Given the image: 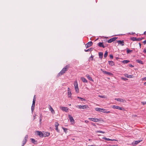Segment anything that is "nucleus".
Here are the masks:
<instances>
[{
  "instance_id": "obj_22",
  "label": "nucleus",
  "mask_w": 146,
  "mask_h": 146,
  "mask_svg": "<svg viewBox=\"0 0 146 146\" xmlns=\"http://www.w3.org/2000/svg\"><path fill=\"white\" fill-rule=\"evenodd\" d=\"M50 110L51 112L53 114H54L55 113V111H54L52 107L50 106Z\"/></svg>"
},
{
  "instance_id": "obj_57",
  "label": "nucleus",
  "mask_w": 146,
  "mask_h": 146,
  "mask_svg": "<svg viewBox=\"0 0 146 146\" xmlns=\"http://www.w3.org/2000/svg\"><path fill=\"white\" fill-rule=\"evenodd\" d=\"M85 122L86 123H87L89 122V121L88 120H86L85 121Z\"/></svg>"
},
{
  "instance_id": "obj_6",
  "label": "nucleus",
  "mask_w": 146,
  "mask_h": 146,
  "mask_svg": "<svg viewBox=\"0 0 146 146\" xmlns=\"http://www.w3.org/2000/svg\"><path fill=\"white\" fill-rule=\"evenodd\" d=\"M118 38L117 37H114L110 39L108 41V42L109 43H111L113 41H115L116 39Z\"/></svg>"
},
{
  "instance_id": "obj_49",
  "label": "nucleus",
  "mask_w": 146,
  "mask_h": 146,
  "mask_svg": "<svg viewBox=\"0 0 146 146\" xmlns=\"http://www.w3.org/2000/svg\"><path fill=\"white\" fill-rule=\"evenodd\" d=\"M141 103L143 105H145L146 104V102H142Z\"/></svg>"
},
{
  "instance_id": "obj_53",
  "label": "nucleus",
  "mask_w": 146,
  "mask_h": 146,
  "mask_svg": "<svg viewBox=\"0 0 146 146\" xmlns=\"http://www.w3.org/2000/svg\"><path fill=\"white\" fill-rule=\"evenodd\" d=\"M143 52H144V53L146 54V49H144L143 50Z\"/></svg>"
},
{
  "instance_id": "obj_2",
  "label": "nucleus",
  "mask_w": 146,
  "mask_h": 146,
  "mask_svg": "<svg viewBox=\"0 0 146 146\" xmlns=\"http://www.w3.org/2000/svg\"><path fill=\"white\" fill-rule=\"evenodd\" d=\"M74 86L75 90L77 93H78L79 92V90L78 88V84L77 81H75L74 82Z\"/></svg>"
},
{
  "instance_id": "obj_17",
  "label": "nucleus",
  "mask_w": 146,
  "mask_h": 146,
  "mask_svg": "<svg viewBox=\"0 0 146 146\" xmlns=\"http://www.w3.org/2000/svg\"><path fill=\"white\" fill-rule=\"evenodd\" d=\"M99 57L101 59L103 57V53L102 52H100L98 53Z\"/></svg>"
},
{
  "instance_id": "obj_15",
  "label": "nucleus",
  "mask_w": 146,
  "mask_h": 146,
  "mask_svg": "<svg viewBox=\"0 0 146 146\" xmlns=\"http://www.w3.org/2000/svg\"><path fill=\"white\" fill-rule=\"evenodd\" d=\"M59 124L57 122H55V127H56V130L58 132H59V130L58 129V126Z\"/></svg>"
},
{
  "instance_id": "obj_12",
  "label": "nucleus",
  "mask_w": 146,
  "mask_h": 146,
  "mask_svg": "<svg viewBox=\"0 0 146 146\" xmlns=\"http://www.w3.org/2000/svg\"><path fill=\"white\" fill-rule=\"evenodd\" d=\"M117 42L119 44H120L122 46H124V42L123 40H122V41L119 40H117Z\"/></svg>"
},
{
  "instance_id": "obj_40",
  "label": "nucleus",
  "mask_w": 146,
  "mask_h": 146,
  "mask_svg": "<svg viewBox=\"0 0 146 146\" xmlns=\"http://www.w3.org/2000/svg\"><path fill=\"white\" fill-rule=\"evenodd\" d=\"M42 120V115L41 114L40 115V124L41 123V121Z\"/></svg>"
},
{
  "instance_id": "obj_51",
  "label": "nucleus",
  "mask_w": 146,
  "mask_h": 146,
  "mask_svg": "<svg viewBox=\"0 0 146 146\" xmlns=\"http://www.w3.org/2000/svg\"><path fill=\"white\" fill-rule=\"evenodd\" d=\"M91 124L93 125V126H96V125L94 123H91Z\"/></svg>"
},
{
  "instance_id": "obj_20",
  "label": "nucleus",
  "mask_w": 146,
  "mask_h": 146,
  "mask_svg": "<svg viewBox=\"0 0 146 146\" xmlns=\"http://www.w3.org/2000/svg\"><path fill=\"white\" fill-rule=\"evenodd\" d=\"M89 108V107L87 105L82 106V109H87Z\"/></svg>"
},
{
  "instance_id": "obj_16",
  "label": "nucleus",
  "mask_w": 146,
  "mask_h": 146,
  "mask_svg": "<svg viewBox=\"0 0 146 146\" xmlns=\"http://www.w3.org/2000/svg\"><path fill=\"white\" fill-rule=\"evenodd\" d=\"M50 135V133L48 132H44L43 133L44 137H48Z\"/></svg>"
},
{
  "instance_id": "obj_60",
  "label": "nucleus",
  "mask_w": 146,
  "mask_h": 146,
  "mask_svg": "<svg viewBox=\"0 0 146 146\" xmlns=\"http://www.w3.org/2000/svg\"><path fill=\"white\" fill-rule=\"evenodd\" d=\"M35 106H32L31 109L34 108H35Z\"/></svg>"
},
{
  "instance_id": "obj_36",
  "label": "nucleus",
  "mask_w": 146,
  "mask_h": 146,
  "mask_svg": "<svg viewBox=\"0 0 146 146\" xmlns=\"http://www.w3.org/2000/svg\"><path fill=\"white\" fill-rule=\"evenodd\" d=\"M76 107L78 108L79 109H82V106L81 105H78L76 106Z\"/></svg>"
},
{
  "instance_id": "obj_9",
  "label": "nucleus",
  "mask_w": 146,
  "mask_h": 146,
  "mask_svg": "<svg viewBox=\"0 0 146 146\" xmlns=\"http://www.w3.org/2000/svg\"><path fill=\"white\" fill-rule=\"evenodd\" d=\"M37 135L39 136L40 137H44L43 133L41 131H37Z\"/></svg>"
},
{
  "instance_id": "obj_62",
  "label": "nucleus",
  "mask_w": 146,
  "mask_h": 146,
  "mask_svg": "<svg viewBox=\"0 0 146 146\" xmlns=\"http://www.w3.org/2000/svg\"><path fill=\"white\" fill-rule=\"evenodd\" d=\"M143 34L145 35L146 36V31L144 32Z\"/></svg>"
},
{
  "instance_id": "obj_31",
  "label": "nucleus",
  "mask_w": 146,
  "mask_h": 146,
  "mask_svg": "<svg viewBox=\"0 0 146 146\" xmlns=\"http://www.w3.org/2000/svg\"><path fill=\"white\" fill-rule=\"evenodd\" d=\"M62 129H63L64 132L66 133L67 131L68 130V129L67 128H64V127H62Z\"/></svg>"
},
{
  "instance_id": "obj_35",
  "label": "nucleus",
  "mask_w": 146,
  "mask_h": 146,
  "mask_svg": "<svg viewBox=\"0 0 146 146\" xmlns=\"http://www.w3.org/2000/svg\"><path fill=\"white\" fill-rule=\"evenodd\" d=\"M132 51H133V50H131L128 49V48L127 49V53H130V52H132Z\"/></svg>"
},
{
  "instance_id": "obj_44",
  "label": "nucleus",
  "mask_w": 146,
  "mask_h": 146,
  "mask_svg": "<svg viewBox=\"0 0 146 146\" xmlns=\"http://www.w3.org/2000/svg\"><path fill=\"white\" fill-rule=\"evenodd\" d=\"M121 79L123 80L126 81V80H128V79L127 78H121Z\"/></svg>"
},
{
  "instance_id": "obj_4",
  "label": "nucleus",
  "mask_w": 146,
  "mask_h": 146,
  "mask_svg": "<svg viewBox=\"0 0 146 146\" xmlns=\"http://www.w3.org/2000/svg\"><path fill=\"white\" fill-rule=\"evenodd\" d=\"M100 47H102L104 48H105L106 46H108V45L105 44L104 45L103 44V42H100L97 44Z\"/></svg>"
},
{
  "instance_id": "obj_56",
  "label": "nucleus",
  "mask_w": 146,
  "mask_h": 146,
  "mask_svg": "<svg viewBox=\"0 0 146 146\" xmlns=\"http://www.w3.org/2000/svg\"><path fill=\"white\" fill-rule=\"evenodd\" d=\"M111 112L110 111H107V110H106V113H110Z\"/></svg>"
},
{
  "instance_id": "obj_34",
  "label": "nucleus",
  "mask_w": 146,
  "mask_h": 146,
  "mask_svg": "<svg viewBox=\"0 0 146 146\" xmlns=\"http://www.w3.org/2000/svg\"><path fill=\"white\" fill-rule=\"evenodd\" d=\"M141 141H141L137 140V141H135V143H134V144L135 145H136L137 144H138Z\"/></svg>"
},
{
  "instance_id": "obj_14",
  "label": "nucleus",
  "mask_w": 146,
  "mask_h": 146,
  "mask_svg": "<svg viewBox=\"0 0 146 146\" xmlns=\"http://www.w3.org/2000/svg\"><path fill=\"white\" fill-rule=\"evenodd\" d=\"M68 117L71 122L74 123V120L71 115H68Z\"/></svg>"
},
{
  "instance_id": "obj_63",
  "label": "nucleus",
  "mask_w": 146,
  "mask_h": 146,
  "mask_svg": "<svg viewBox=\"0 0 146 146\" xmlns=\"http://www.w3.org/2000/svg\"><path fill=\"white\" fill-rule=\"evenodd\" d=\"M110 146H117L115 145H111Z\"/></svg>"
},
{
  "instance_id": "obj_45",
  "label": "nucleus",
  "mask_w": 146,
  "mask_h": 146,
  "mask_svg": "<svg viewBox=\"0 0 146 146\" xmlns=\"http://www.w3.org/2000/svg\"><path fill=\"white\" fill-rule=\"evenodd\" d=\"M99 97L100 98H105V96H104L99 95Z\"/></svg>"
},
{
  "instance_id": "obj_11",
  "label": "nucleus",
  "mask_w": 146,
  "mask_h": 146,
  "mask_svg": "<svg viewBox=\"0 0 146 146\" xmlns=\"http://www.w3.org/2000/svg\"><path fill=\"white\" fill-rule=\"evenodd\" d=\"M60 108L62 110L66 112H67L68 110V108L67 107H60Z\"/></svg>"
},
{
  "instance_id": "obj_28",
  "label": "nucleus",
  "mask_w": 146,
  "mask_h": 146,
  "mask_svg": "<svg viewBox=\"0 0 146 146\" xmlns=\"http://www.w3.org/2000/svg\"><path fill=\"white\" fill-rule=\"evenodd\" d=\"M129 61L127 60H124L122 61V62L124 64H127L129 62Z\"/></svg>"
},
{
  "instance_id": "obj_27",
  "label": "nucleus",
  "mask_w": 146,
  "mask_h": 146,
  "mask_svg": "<svg viewBox=\"0 0 146 146\" xmlns=\"http://www.w3.org/2000/svg\"><path fill=\"white\" fill-rule=\"evenodd\" d=\"M28 139V135H25L23 140L25 141V142H27V140Z\"/></svg>"
},
{
  "instance_id": "obj_48",
  "label": "nucleus",
  "mask_w": 146,
  "mask_h": 146,
  "mask_svg": "<svg viewBox=\"0 0 146 146\" xmlns=\"http://www.w3.org/2000/svg\"><path fill=\"white\" fill-rule=\"evenodd\" d=\"M129 66L130 67H134V66L133 65H132V64H129Z\"/></svg>"
},
{
  "instance_id": "obj_41",
  "label": "nucleus",
  "mask_w": 146,
  "mask_h": 146,
  "mask_svg": "<svg viewBox=\"0 0 146 146\" xmlns=\"http://www.w3.org/2000/svg\"><path fill=\"white\" fill-rule=\"evenodd\" d=\"M93 56H92V55L89 58V60H90V59H91V60H93ZM89 61H90V60H89Z\"/></svg>"
},
{
  "instance_id": "obj_1",
  "label": "nucleus",
  "mask_w": 146,
  "mask_h": 146,
  "mask_svg": "<svg viewBox=\"0 0 146 146\" xmlns=\"http://www.w3.org/2000/svg\"><path fill=\"white\" fill-rule=\"evenodd\" d=\"M70 66L69 65H68L66 66L58 74L57 77H58L59 76H61L63 75L65 73L66 71H67L70 68Z\"/></svg>"
},
{
  "instance_id": "obj_38",
  "label": "nucleus",
  "mask_w": 146,
  "mask_h": 146,
  "mask_svg": "<svg viewBox=\"0 0 146 146\" xmlns=\"http://www.w3.org/2000/svg\"><path fill=\"white\" fill-rule=\"evenodd\" d=\"M35 99H33V104L32 105V106H35Z\"/></svg>"
},
{
  "instance_id": "obj_8",
  "label": "nucleus",
  "mask_w": 146,
  "mask_h": 146,
  "mask_svg": "<svg viewBox=\"0 0 146 146\" xmlns=\"http://www.w3.org/2000/svg\"><path fill=\"white\" fill-rule=\"evenodd\" d=\"M101 70L105 74H106L107 75L111 76L113 75V74L111 72H108L107 71H104L102 69H101Z\"/></svg>"
},
{
  "instance_id": "obj_13",
  "label": "nucleus",
  "mask_w": 146,
  "mask_h": 146,
  "mask_svg": "<svg viewBox=\"0 0 146 146\" xmlns=\"http://www.w3.org/2000/svg\"><path fill=\"white\" fill-rule=\"evenodd\" d=\"M115 100H116L117 101L119 102H126V101L123 100V99L121 98H115Z\"/></svg>"
},
{
  "instance_id": "obj_26",
  "label": "nucleus",
  "mask_w": 146,
  "mask_h": 146,
  "mask_svg": "<svg viewBox=\"0 0 146 146\" xmlns=\"http://www.w3.org/2000/svg\"><path fill=\"white\" fill-rule=\"evenodd\" d=\"M136 61L137 62H138L139 63H140V64H143V61L140 60H136Z\"/></svg>"
},
{
  "instance_id": "obj_37",
  "label": "nucleus",
  "mask_w": 146,
  "mask_h": 146,
  "mask_svg": "<svg viewBox=\"0 0 146 146\" xmlns=\"http://www.w3.org/2000/svg\"><path fill=\"white\" fill-rule=\"evenodd\" d=\"M106 110L105 109L102 108L101 112L104 113H106Z\"/></svg>"
},
{
  "instance_id": "obj_21",
  "label": "nucleus",
  "mask_w": 146,
  "mask_h": 146,
  "mask_svg": "<svg viewBox=\"0 0 146 146\" xmlns=\"http://www.w3.org/2000/svg\"><path fill=\"white\" fill-rule=\"evenodd\" d=\"M125 76L127 78H133V75H128L127 74H125Z\"/></svg>"
},
{
  "instance_id": "obj_19",
  "label": "nucleus",
  "mask_w": 146,
  "mask_h": 146,
  "mask_svg": "<svg viewBox=\"0 0 146 146\" xmlns=\"http://www.w3.org/2000/svg\"><path fill=\"white\" fill-rule=\"evenodd\" d=\"M108 62H109V64L111 66H114L115 65V63L114 62L112 61H108Z\"/></svg>"
},
{
  "instance_id": "obj_64",
  "label": "nucleus",
  "mask_w": 146,
  "mask_h": 146,
  "mask_svg": "<svg viewBox=\"0 0 146 146\" xmlns=\"http://www.w3.org/2000/svg\"><path fill=\"white\" fill-rule=\"evenodd\" d=\"M144 85L146 86V82L144 83Z\"/></svg>"
},
{
  "instance_id": "obj_18",
  "label": "nucleus",
  "mask_w": 146,
  "mask_h": 146,
  "mask_svg": "<svg viewBox=\"0 0 146 146\" xmlns=\"http://www.w3.org/2000/svg\"><path fill=\"white\" fill-rule=\"evenodd\" d=\"M86 76L90 80L94 82V80L92 79V77H90L88 74H87L86 75Z\"/></svg>"
},
{
  "instance_id": "obj_47",
  "label": "nucleus",
  "mask_w": 146,
  "mask_h": 146,
  "mask_svg": "<svg viewBox=\"0 0 146 146\" xmlns=\"http://www.w3.org/2000/svg\"><path fill=\"white\" fill-rule=\"evenodd\" d=\"M22 142H23V145H25L26 143V142H25V141H24V140H23L22 141Z\"/></svg>"
},
{
  "instance_id": "obj_23",
  "label": "nucleus",
  "mask_w": 146,
  "mask_h": 146,
  "mask_svg": "<svg viewBox=\"0 0 146 146\" xmlns=\"http://www.w3.org/2000/svg\"><path fill=\"white\" fill-rule=\"evenodd\" d=\"M81 80L84 82L87 83L88 82L87 80L84 77H82Z\"/></svg>"
},
{
  "instance_id": "obj_24",
  "label": "nucleus",
  "mask_w": 146,
  "mask_h": 146,
  "mask_svg": "<svg viewBox=\"0 0 146 146\" xmlns=\"http://www.w3.org/2000/svg\"><path fill=\"white\" fill-rule=\"evenodd\" d=\"M93 48H89V49H88L87 50H84V51L85 52H88V51H92V50H93Z\"/></svg>"
},
{
  "instance_id": "obj_32",
  "label": "nucleus",
  "mask_w": 146,
  "mask_h": 146,
  "mask_svg": "<svg viewBox=\"0 0 146 146\" xmlns=\"http://www.w3.org/2000/svg\"><path fill=\"white\" fill-rule=\"evenodd\" d=\"M31 141L34 144H35V142H36L37 141H35V140L33 138H31Z\"/></svg>"
},
{
  "instance_id": "obj_58",
  "label": "nucleus",
  "mask_w": 146,
  "mask_h": 146,
  "mask_svg": "<svg viewBox=\"0 0 146 146\" xmlns=\"http://www.w3.org/2000/svg\"><path fill=\"white\" fill-rule=\"evenodd\" d=\"M139 47H140V48H141V44L140 43H139Z\"/></svg>"
},
{
  "instance_id": "obj_29",
  "label": "nucleus",
  "mask_w": 146,
  "mask_h": 146,
  "mask_svg": "<svg viewBox=\"0 0 146 146\" xmlns=\"http://www.w3.org/2000/svg\"><path fill=\"white\" fill-rule=\"evenodd\" d=\"M108 52L107 51H105V53L104 54V57L105 58H106L107 56L108 55Z\"/></svg>"
},
{
  "instance_id": "obj_55",
  "label": "nucleus",
  "mask_w": 146,
  "mask_h": 146,
  "mask_svg": "<svg viewBox=\"0 0 146 146\" xmlns=\"http://www.w3.org/2000/svg\"><path fill=\"white\" fill-rule=\"evenodd\" d=\"M143 43L144 44H146V40H145L143 42Z\"/></svg>"
},
{
  "instance_id": "obj_59",
  "label": "nucleus",
  "mask_w": 146,
  "mask_h": 146,
  "mask_svg": "<svg viewBox=\"0 0 146 146\" xmlns=\"http://www.w3.org/2000/svg\"><path fill=\"white\" fill-rule=\"evenodd\" d=\"M36 115V114L35 115H34L33 116V118H34V120L35 119V116Z\"/></svg>"
},
{
  "instance_id": "obj_39",
  "label": "nucleus",
  "mask_w": 146,
  "mask_h": 146,
  "mask_svg": "<svg viewBox=\"0 0 146 146\" xmlns=\"http://www.w3.org/2000/svg\"><path fill=\"white\" fill-rule=\"evenodd\" d=\"M97 132L100 133H105V132L102 131H97Z\"/></svg>"
},
{
  "instance_id": "obj_43",
  "label": "nucleus",
  "mask_w": 146,
  "mask_h": 146,
  "mask_svg": "<svg viewBox=\"0 0 146 146\" xmlns=\"http://www.w3.org/2000/svg\"><path fill=\"white\" fill-rule=\"evenodd\" d=\"M110 57L111 59H113V56L112 54H110Z\"/></svg>"
},
{
  "instance_id": "obj_25",
  "label": "nucleus",
  "mask_w": 146,
  "mask_h": 146,
  "mask_svg": "<svg viewBox=\"0 0 146 146\" xmlns=\"http://www.w3.org/2000/svg\"><path fill=\"white\" fill-rule=\"evenodd\" d=\"M102 108H95V110L97 111H100L101 112Z\"/></svg>"
},
{
  "instance_id": "obj_50",
  "label": "nucleus",
  "mask_w": 146,
  "mask_h": 146,
  "mask_svg": "<svg viewBox=\"0 0 146 146\" xmlns=\"http://www.w3.org/2000/svg\"><path fill=\"white\" fill-rule=\"evenodd\" d=\"M142 80H146V77H144L142 78Z\"/></svg>"
},
{
  "instance_id": "obj_30",
  "label": "nucleus",
  "mask_w": 146,
  "mask_h": 146,
  "mask_svg": "<svg viewBox=\"0 0 146 146\" xmlns=\"http://www.w3.org/2000/svg\"><path fill=\"white\" fill-rule=\"evenodd\" d=\"M130 40L133 41H136V38L135 37H131Z\"/></svg>"
},
{
  "instance_id": "obj_46",
  "label": "nucleus",
  "mask_w": 146,
  "mask_h": 146,
  "mask_svg": "<svg viewBox=\"0 0 146 146\" xmlns=\"http://www.w3.org/2000/svg\"><path fill=\"white\" fill-rule=\"evenodd\" d=\"M141 40V38H136V41H140Z\"/></svg>"
},
{
  "instance_id": "obj_52",
  "label": "nucleus",
  "mask_w": 146,
  "mask_h": 146,
  "mask_svg": "<svg viewBox=\"0 0 146 146\" xmlns=\"http://www.w3.org/2000/svg\"><path fill=\"white\" fill-rule=\"evenodd\" d=\"M36 96L35 95L34 96L33 99H34V100L35 99V101H36Z\"/></svg>"
},
{
  "instance_id": "obj_3",
  "label": "nucleus",
  "mask_w": 146,
  "mask_h": 146,
  "mask_svg": "<svg viewBox=\"0 0 146 146\" xmlns=\"http://www.w3.org/2000/svg\"><path fill=\"white\" fill-rule=\"evenodd\" d=\"M88 119L95 122H97L101 121L100 119H98L96 118H88Z\"/></svg>"
},
{
  "instance_id": "obj_10",
  "label": "nucleus",
  "mask_w": 146,
  "mask_h": 146,
  "mask_svg": "<svg viewBox=\"0 0 146 146\" xmlns=\"http://www.w3.org/2000/svg\"><path fill=\"white\" fill-rule=\"evenodd\" d=\"M68 97L69 98H71L72 95L71 90L69 88H68Z\"/></svg>"
},
{
  "instance_id": "obj_7",
  "label": "nucleus",
  "mask_w": 146,
  "mask_h": 146,
  "mask_svg": "<svg viewBox=\"0 0 146 146\" xmlns=\"http://www.w3.org/2000/svg\"><path fill=\"white\" fill-rule=\"evenodd\" d=\"M93 44V42L92 41H90L85 45L86 48H88L91 46Z\"/></svg>"
},
{
  "instance_id": "obj_42",
  "label": "nucleus",
  "mask_w": 146,
  "mask_h": 146,
  "mask_svg": "<svg viewBox=\"0 0 146 146\" xmlns=\"http://www.w3.org/2000/svg\"><path fill=\"white\" fill-rule=\"evenodd\" d=\"M103 139H105V140H107V141H111V139H110L109 138H106V137H104L103 138Z\"/></svg>"
},
{
  "instance_id": "obj_33",
  "label": "nucleus",
  "mask_w": 146,
  "mask_h": 146,
  "mask_svg": "<svg viewBox=\"0 0 146 146\" xmlns=\"http://www.w3.org/2000/svg\"><path fill=\"white\" fill-rule=\"evenodd\" d=\"M77 98L78 99H80L82 101H85L86 100L85 99L79 97H78Z\"/></svg>"
},
{
  "instance_id": "obj_61",
  "label": "nucleus",
  "mask_w": 146,
  "mask_h": 146,
  "mask_svg": "<svg viewBox=\"0 0 146 146\" xmlns=\"http://www.w3.org/2000/svg\"><path fill=\"white\" fill-rule=\"evenodd\" d=\"M34 108L31 109V111L32 112H33L34 110Z\"/></svg>"
},
{
  "instance_id": "obj_5",
  "label": "nucleus",
  "mask_w": 146,
  "mask_h": 146,
  "mask_svg": "<svg viewBox=\"0 0 146 146\" xmlns=\"http://www.w3.org/2000/svg\"><path fill=\"white\" fill-rule=\"evenodd\" d=\"M112 108L113 109H118L120 110H124V108H123L115 105H113L112 106Z\"/></svg>"
},
{
  "instance_id": "obj_54",
  "label": "nucleus",
  "mask_w": 146,
  "mask_h": 146,
  "mask_svg": "<svg viewBox=\"0 0 146 146\" xmlns=\"http://www.w3.org/2000/svg\"><path fill=\"white\" fill-rule=\"evenodd\" d=\"M111 141H117V140L115 139H111Z\"/></svg>"
}]
</instances>
